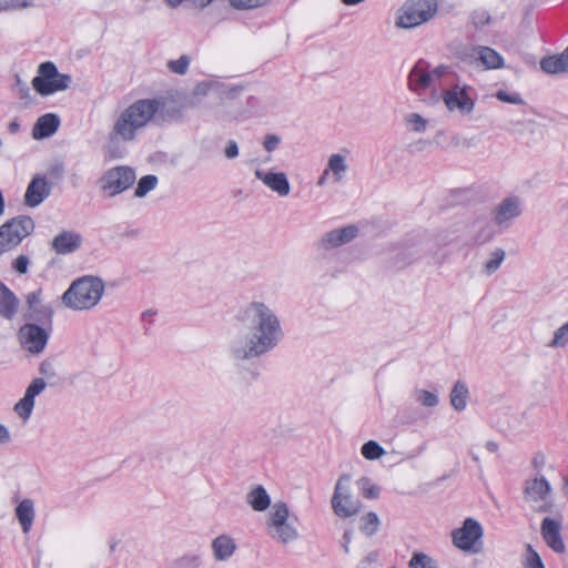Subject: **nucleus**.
Wrapping results in <instances>:
<instances>
[{"label":"nucleus","mask_w":568,"mask_h":568,"mask_svg":"<svg viewBox=\"0 0 568 568\" xmlns=\"http://www.w3.org/2000/svg\"><path fill=\"white\" fill-rule=\"evenodd\" d=\"M568 344V323L560 326L554 334V338L549 346L564 347Z\"/></svg>","instance_id":"44"},{"label":"nucleus","mask_w":568,"mask_h":568,"mask_svg":"<svg viewBox=\"0 0 568 568\" xmlns=\"http://www.w3.org/2000/svg\"><path fill=\"white\" fill-rule=\"evenodd\" d=\"M458 59L463 63L480 70H498L505 67L504 57L488 45L466 47L459 52Z\"/></svg>","instance_id":"8"},{"label":"nucleus","mask_w":568,"mask_h":568,"mask_svg":"<svg viewBox=\"0 0 568 568\" xmlns=\"http://www.w3.org/2000/svg\"><path fill=\"white\" fill-rule=\"evenodd\" d=\"M166 65L172 73L183 75L187 72L190 58L184 54L176 60H170Z\"/></svg>","instance_id":"41"},{"label":"nucleus","mask_w":568,"mask_h":568,"mask_svg":"<svg viewBox=\"0 0 568 568\" xmlns=\"http://www.w3.org/2000/svg\"><path fill=\"white\" fill-rule=\"evenodd\" d=\"M51 193V185L44 176L36 175L27 186L24 204L29 207L39 206Z\"/></svg>","instance_id":"19"},{"label":"nucleus","mask_w":568,"mask_h":568,"mask_svg":"<svg viewBox=\"0 0 568 568\" xmlns=\"http://www.w3.org/2000/svg\"><path fill=\"white\" fill-rule=\"evenodd\" d=\"M359 230L356 225H347L324 233L317 242V247L322 251H332L342 245L351 243L358 236Z\"/></svg>","instance_id":"15"},{"label":"nucleus","mask_w":568,"mask_h":568,"mask_svg":"<svg viewBox=\"0 0 568 568\" xmlns=\"http://www.w3.org/2000/svg\"><path fill=\"white\" fill-rule=\"evenodd\" d=\"M224 155L229 160H233L239 156V145L234 140H230L224 149Z\"/></svg>","instance_id":"52"},{"label":"nucleus","mask_w":568,"mask_h":568,"mask_svg":"<svg viewBox=\"0 0 568 568\" xmlns=\"http://www.w3.org/2000/svg\"><path fill=\"white\" fill-rule=\"evenodd\" d=\"M540 68L548 74L564 73L556 55H548L541 59Z\"/></svg>","instance_id":"42"},{"label":"nucleus","mask_w":568,"mask_h":568,"mask_svg":"<svg viewBox=\"0 0 568 568\" xmlns=\"http://www.w3.org/2000/svg\"><path fill=\"white\" fill-rule=\"evenodd\" d=\"M239 332L230 339L227 354L234 362L260 358L275 349L284 338L281 320L273 308L253 301L237 315Z\"/></svg>","instance_id":"1"},{"label":"nucleus","mask_w":568,"mask_h":568,"mask_svg":"<svg viewBox=\"0 0 568 568\" xmlns=\"http://www.w3.org/2000/svg\"><path fill=\"white\" fill-rule=\"evenodd\" d=\"M349 484V475L341 476L332 497V508L335 515L341 518L355 516L362 509V503L351 494Z\"/></svg>","instance_id":"11"},{"label":"nucleus","mask_w":568,"mask_h":568,"mask_svg":"<svg viewBox=\"0 0 568 568\" xmlns=\"http://www.w3.org/2000/svg\"><path fill=\"white\" fill-rule=\"evenodd\" d=\"M357 486L366 498L374 499L378 497V487L372 485L368 478L363 477L359 480H357Z\"/></svg>","instance_id":"43"},{"label":"nucleus","mask_w":568,"mask_h":568,"mask_svg":"<svg viewBox=\"0 0 568 568\" xmlns=\"http://www.w3.org/2000/svg\"><path fill=\"white\" fill-rule=\"evenodd\" d=\"M561 520L545 517L540 524V535L545 544L556 554H565L566 545L561 535Z\"/></svg>","instance_id":"16"},{"label":"nucleus","mask_w":568,"mask_h":568,"mask_svg":"<svg viewBox=\"0 0 568 568\" xmlns=\"http://www.w3.org/2000/svg\"><path fill=\"white\" fill-rule=\"evenodd\" d=\"M135 179V171L132 168L119 165L106 170L98 183L108 197H114L131 187Z\"/></svg>","instance_id":"10"},{"label":"nucleus","mask_w":568,"mask_h":568,"mask_svg":"<svg viewBox=\"0 0 568 568\" xmlns=\"http://www.w3.org/2000/svg\"><path fill=\"white\" fill-rule=\"evenodd\" d=\"M271 0H230L231 6L239 10L254 9L268 3Z\"/></svg>","instance_id":"45"},{"label":"nucleus","mask_w":568,"mask_h":568,"mask_svg":"<svg viewBox=\"0 0 568 568\" xmlns=\"http://www.w3.org/2000/svg\"><path fill=\"white\" fill-rule=\"evenodd\" d=\"M377 557H378L377 552H371V554L367 556V558H366V559H367L368 561H371V562H372V561H375V560L377 559Z\"/></svg>","instance_id":"63"},{"label":"nucleus","mask_w":568,"mask_h":568,"mask_svg":"<svg viewBox=\"0 0 568 568\" xmlns=\"http://www.w3.org/2000/svg\"><path fill=\"white\" fill-rule=\"evenodd\" d=\"M496 98L499 101H503L506 103H511V104H521L523 103V98L520 97L519 93H508L504 90L497 91Z\"/></svg>","instance_id":"46"},{"label":"nucleus","mask_w":568,"mask_h":568,"mask_svg":"<svg viewBox=\"0 0 568 568\" xmlns=\"http://www.w3.org/2000/svg\"><path fill=\"white\" fill-rule=\"evenodd\" d=\"M467 84L456 83L443 92V101L449 112L462 116L470 115L475 110V100L469 95Z\"/></svg>","instance_id":"12"},{"label":"nucleus","mask_w":568,"mask_h":568,"mask_svg":"<svg viewBox=\"0 0 568 568\" xmlns=\"http://www.w3.org/2000/svg\"><path fill=\"white\" fill-rule=\"evenodd\" d=\"M236 544L233 538L227 535H220L212 541V550L214 558L219 561L230 559L235 552Z\"/></svg>","instance_id":"27"},{"label":"nucleus","mask_w":568,"mask_h":568,"mask_svg":"<svg viewBox=\"0 0 568 568\" xmlns=\"http://www.w3.org/2000/svg\"><path fill=\"white\" fill-rule=\"evenodd\" d=\"M484 530L481 525L474 518H466L460 528L452 531L453 544L456 548L477 552L476 544L481 539Z\"/></svg>","instance_id":"14"},{"label":"nucleus","mask_w":568,"mask_h":568,"mask_svg":"<svg viewBox=\"0 0 568 568\" xmlns=\"http://www.w3.org/2000/svg\"><path fill=\"white\" fill-rule=\"evenodd\" d=\"M60 126V118L54 113L41 115L33 125L32 138L43 140L53 135Z\"/></svg>","instance_id":"24"},{"label":"nucleus","mask_w":568,"mask_h":568,"mask_svg":"<svg viewBox=\"0 0 568 568\" xmlns=\"http://www.w3.org/2000/svg\"><path fill=\"white\" fill-rule=\"evenodd\" d=\"M437 11V0H406L397 11L395 24L400 29L417 28L430 21Z\"/></svg>","instance_id":"4"},{"label":"nucleus","mask_w":568,"mask_h":568,"mask_svg":"<svg viewBox=\"0 0 568 568\" xmlns=\"http://www.w3.org/2000/svg\"><path fill=\"white\" fill-rule=\"evenodd\" d=\"M47 387L43 378H34L27 387L24 396L14 405V412L23 419L28 420L34 407V398L41 394Z\"/></svg>","instance_id":"18"},{"label":"nucleus","mask_w":568,"mask_h":568,"mask_svg":"<svg viewBox=\"0 0 568 568\" xmlns=\"http://www.w3.org/2000/svg\"><path fill=\"white\" fill-rule=\"evenodd\" d=\"M158 184V178L155 175L149 174L144 175L138 182V186L134 191V195L136 197H144L150 191H152Z\"/></svg>","instance_id":"36"},{"label":"nucleus","mask_w":568,"mask_h":568,"mask_svg":"<svg viewBox=\"0 0 568 568\" xmlns=\"http://www.w3.org/2000/svg\"><path fill=\"white\" fill-rule=\"evenodd\" d=\"M562 72H568V47L560 54H555Z\"/></svg>","instance_id":"54"},{"label":"nucleus","mask_w":568,"mask_h":568,"mask_svg":"<svg viewBox=\"0 0 568 568\" xmlns=\"http://www.w3.org/2000/svg\"><path fill=\"white\" fill-rule=\"evenodd\" d=\"M34 231V222L28 215H18L0 226V255L12 251Z\"/></svg>","instance_id":"7"},{"label":"nucleus","mask_w":568,"mask_h":568,"mask_svg":"<svg viewBox=\"0 0 568 568\" xmlns=\"http://www.w3.org/2000/svg\"><path fill=\"white\" fill-rule=\"evenodd\" d=\"M328 174H329V171H327V169H325L317 181L318 186L325 185Z\"/></svg>","instance_id":"59"},{"label":"nucleus","mask_w":568,"mask_h":568,"mask_svg":"<svg viewBox=\"0 0 568 568\" xmlns=\"http://www.w3.org/2000/svg\"><path fill=\"white\" fill-rule=\"evenodd\" d=\"M222 84L217 81H202L197 83L192 91V101L194 105L197 102V98L205 97L210 93H220Z\"/></svg>","instance_id":"32"},{"label":"nucleus","mask_w":568,"mask_h":568,"mask_svg":"<svg viewBox=\"0 0 568 568\" xmlns=\"http://www.w3.org/2000/svg\"><path fill=\"white\" fill-rule=\"evenodd\" d=\"M254 175L257 180L263 182L271 191L275 192L278 196H287L291 191L290 182L284 172H265L256 169Z\"/></svg>","instance_id":"20"},{"label":"nucleus","mask_w":568,"mask_h":568,"mask_svg":"<svg viewBox=\"0 0 568 568\" xmlns=\"http://www.w3.org/2000/svg\"><path fill=\"white\" fill-rule=\"evenodd\" d=\"M290 509L286 503L276 501L272 505L266 520V530L272 539L287 545L298 538V530L288 521Z\"/></svg>","instance_id":"5"},{"label":"nucleus","mask_w":568,"mask_h":568,"mask_svg":"<svg viewBox=\"0 0 568 568\" xmlns=\"http://www.w3.org/2000/svg\"><path fill=\"white\" fill-rule=\"evenodd\" d=\"M27 311L24 313L26 320H33L38 322H51L54 311L51 305L42 302V290L38 288L26 295Z\"/></svg>","instance_id":"17"},{"label":"nucleus","mask_w":568,"mask_h":568,"mask_svg":"<svg viewBox=\"0 0 568 568\" xmlns=\"http://www.w3.org/2000/svg\"><path fill=\"white\" fill-rule=\"evenodd\" d=\"M524 566L525 568H545L539 554L532 548L531 545H527L526 547Z\"/></svg>","instance_id":"40"},{"label":"nucleus","mask_w":568,"mask_h":568,"mask_svg":"<svg viewBox=\"0 0 568 568\" xmlns=\"http://www.w3.org/2000/svg\"><path fill=\"white\" fill-rule=\"evenodd\" d=\"M406 126L414 132H424L427 128V121L418 113L405 115Z\"/></svg>","instance_id":"38"},{"label":"nucleus","mask_w":568,"mask_h":568,"mask_svg":"<svg viewBox=\"0 0 568 568\" xmlns=\"http://www.w3.org/2000/svg\"><path fill=\"white\" fill-rule=\"evenodd\" d=\"M11 442V434L7 426L0 423V445H7Z\"/></svg>","instance_id":"55"},{"label":"nucleus","mask_w":568,"mask_h":568,"mask_svg":"<svg viewBox=\"0 0 568 568\" xmlns=\"http://www.w3.org/2000/svg\"><path fill=\"white\" fill-rule=\"evenodd\" d=\"M520 213V201L517 197H507L495 207L494 221L499 226H508Z\"/></svg>","instance_id":"21"},{"label":"nucleus","mask_w":568,"mask_h":568,"mask_svg":"<svg viewBox=\"0 0 568 568\" xmlns=\"http://www.w3.org/2000/svg\"><path fill=\"white\" fill-rule=\"evenodd\" d=\"M379 527V518L376 513L369 511L361 518V530L366 536H373L376 534Z\"/></svg>","instance_id":"35"},{"label":"nucleus","mask_w":568,"mask_h":568,"mask_svg":"<svg viewBox=\"0 0 568 568\" xmlns=\"http://www.w3.org/2000/svg\"><path fill=\"white\" fill-rule=\"evenodd\" d=\"M160 105V101L155 99H141L130 104L115 118L109 131V141L111 143L135 141L139 134L151 124Z\"/></svg>","instance_id":"2"},{"label":"nucleus","mask_w":568,"mask_h":568,"mask_svg":"<svg viewBox=\"0 0 568 568\" xmlns=\"http://www.w3.org/2000/svg\"><path fill=\"white\" fill-rule=\"evenodd\" d=\"M71 82V75L60 73L53 62L47 61L39 65L38 75L32 79L31 83L40 95L48 97L69 89Z\"/></svg>","instance_id":"6"},{"label":"nucleus","mask_w":568,"mask_h":568,"mask_svg":"<svg viewBox=\"0 0 568 568\" xmlns=\"http://www.w3.org/2000/svg\"><path fill=\"white\" fill-rule=\"evenodd\" d=\"M16 517L21 526V529L24 534H28L31 530L36 510L34 503L30 498L22 499L16 507L14 510Z\"/></svg>","instance_id":"26"},{"label":"nucleus","mask_w":568,"mask_h":568,"mask_svg":"<svg viewBox=\"0 0 568 568\" xmlns=\"http://www.w3.org/2000/svg\"><path fill=\"white\" fill-rule=\"evenodd\" d=\"M246 501L255 511H264L271 505V498L266 489L261 485L247 493Z\"/></svg>","instance_id":"29"},{"label":"nucleus","mask_w":568,"mask_h":568,"mask_svg":"<svg viewBox=\"0 0 568 568\" xmlns=\"http://www.w3.org/2000/svg\"><path fill=\"white\" fill-rule=\"evenodd\" d=\"M6 209L4 197L2 191L0 190V216L3 215Z\"/></svg>","instance_id":"62"},{"label":"nucleus","mask_w":568,"mask_h":568,"mask_svg":"<svg viewBox=\"0 0 568 568\" xmlns=\"http://www.w3.org/2000/svg\"><path fill=\"white\" fill-rule=\"evenodd\" d=\"M326 169L327 171H329V173H333L335 182H341L344 179V175L348 169L345 161V156L339 153L332 154L328 158Z\"/></svg>","instance_id":"31"},{"label":"nucleus","mask_w":568,"mask_h":568,"mask_svg":"<svg viewBox=\"0 0 568 568\" xmlns=\"http://www.w3.org/2000/svg\"><path fill=\"white\" fill-rule=\"evenodd\" d=\"M195 7L203 9L209 6L213 0H190Z\"/></svg>","instance_id":"58"},{"label":"nucleus","mask_w":568,"mask_h":568,"mask_svg":"<svg viewBox=\"0 0 568 568\" xmlns=\"http://www.w3.org/2000/svg\"><path fill=\"white\" fill-rule=\"evenodd\" d=\"M20 301L17 295L4 284L0 288V316L12 321L18 314Z\"/></svg>","instance_id":"25"},{"label":"nucleus","mask_w":568,"mask_h":568,"mask_svg":"<svg viewBox=\"0 0 568 568\" xmlns=\"http://www.w3.org/2000/svg\"><path fill=\"white\" fill-rule=\"evenodd\" d=\"M486 448L490 453H496L498 450V444L496 442L489 440L486 443Z\"/></svg>","instance_id":"60"},{"label":"nucleus","mask_w":568,"mask_h":568,"mask_svg":"<svg viewBox=\"0 0 568 568\" xmlns=\"http://www.w3.org/2000/svg\"><path fill=\"white\" fill-rule=\"evenodd\" d=\"M82 245V236L74 231H63L52 240L51 247L57 254L75 252Z\"/></svg>","instance_id":"23"},{"label":"nucleus","mask_w":568,"mask_h":568,"mask_svg":"<svg viewBox=\"0 0 568 568\" xmlns=\"http://www.w3.org/2000/svg\"><path fill=\"white\" fill-rule=\"evenodd\" d=\"M493 22V18L487 10L477 9L474 10L469 18V24L475 30H481L485 27L489 26Z\"/></svg>","instance_id":"34"},{"label":"nucleus","mask_w":568,"mask_h":568,"mask_svg":"<svg viewBox=\"0 0 568 568\" xmlns=\"http://www.w3.org/2000/svg\"><path fill=\"white\" fill-rule=\"evenodd\" d=\"M410 568H437L436 561L426 554L415 552L409 561Z\"/></svg>","instance_id":"39"},{"label":"nucleus","mask_w":568,"mask_h":568,"mask_svg":"<svg viewBox=\"0 0 568 568\" xmlns=\"http://www.w3.org/2000/svg\"><path fill=\"white\" fill-rule=\"evenodd\" d=\"M49 337V332L36 323L23 324L17 333L20 346L32 355H39L44 351Z\"/></svg>","instance_id":"13"},{"label":"nucleus","mask_w":568,"mask_h":568,"mask_svg":"<svg viewBox=\"0 0 568 568\" xmlns=\"http://www.w3.org/2000/svg\"><path fill=\"white\" fill-rule=\"evenodd\" d=\"M544 464V456H540V460H538V457L534 458V465L538 467L539 465Z\"/></svg>","instance_id":"64"},{"label":"nucleus","mask_w":568,"mask_h":568,"mask_svg":"<svg viewBox=\"0 0 568 568\" xmlns=\"http://www.w3.org/2000/svg\"><path fill=\"white\" fill-rule=\"evenodd\" d=\"M281 142V138L276 134H267L264 138L263 146L267 152L274 151Z\"/></svg>","instance_id":"50"},{"label":"nucleus","mask_w":568,"mask_h":568,"mask_svg":"<svg viewBox=\"0 0 568 568\" xmlns=\"http://www.w3.org/2000/svg\"><path fill=\"white\" fill-rule=\"evenodd\" d=\"M104 293V283L95 276H82L62 294V304L72 311H89L97 306Z\"/></svg>","instance_id":"3"},{"label":"nucleus","mask_w":568,"mask_h":568,"mask_svg":"<svg viewBox=\"0 0 568 568\" xmlns=\"http://www.w3.org/2000/svg\"><path fill=\"white\" fill-rule=\"evenodd\" d=\"M341 1L345 6H356V4L364 2L365 0H341Z\"/></svg>","instance_id":"61"},{"label":"nucleus","mask_w":568,"mask_h":568,"mask_svg":"<svg viewBox=\"0 0 568 568\" xmlns=\"http://www.w3.org/2000/svg\"><path fill=\"white\" fill-rule=\"evenodd\" d=\"M427 63L419 60L408 74V88L414 93L420 94L433 85Z\"/></svg>","instance_id":"22"},{"label":"nucleus","mask_w":568,"mask_h":568,"mask_svg":"<svg viewBox=\"0 0 568 568\" xmlns=\"http://www.w3.org/2000/svg\"><path fill=\"white\" fill-rule=\"evenodd\" d=\"M352 535L353 532L351 530H346L342 538V547L345 550V552H349V544L352 541Z\"/></svg>","instance_id":"56"},{"label":"nucleus","mask_w":568,"mask_h":568,"mask_svg":"<svg viewBox=\"0 0 568 568\" xmlns=\"http://www.w3.org/2000/svg\"><path fill=\"white\" fill-rule=\"evenodd\" d=\"M201 564L202 560L199 555H187L179 560V565L181 568H199Z\"/></svg>","instance_id":"47"},{"label":"nucleus","mask_w":568,"mask_h":568,"mask_svg":"<svg viewBox=\"0 0 568 568\" xmlns=\"http://www.w3.org/2000/svg\"><path fill=\"white\" fill-rule=\"evenodd\" d=\"M362 455L368 460H375L381 458L385 450L384 448L375 440H368L362 446Z\"/></svg>","instance_id":"37"},{"label":"nucleus","mask_w":568,"mask_h":568,"mask_svg":"<svg viewBox=\"0 0 568 568\" xmlns=\"http://www.w3.org/2000/svg\"><path fill=\"white\" fill-rule=\"evenodd\" d=\"M29 264H30V261H29V257L27 255H19L13 261V265L12 266H13V268H14V271L17 273L26 274L28 272Z\"/></svg>","instance_id":"48"},{"label":"nucleus","mask_w":568,"mask_h":568,"mask_svg":"<svg viewBox=\"0 0 568 568\" xmlns=\"http://www.w3.org/2000/svg\"><path fill=\"white\" fill-rule=\"evenodd\" d=\"M415 400L424 407L434 408L439 404L438 395L423 388H416L413 392Z\"/></svg>","instance_id":"33"},{"label":"nucleus","mask_w":568,"mask_h":568,"mask_svg":"<svg viewBox=\"0 0 568 568\" xmlns=\"http://www.w3.org/2000/svg\"><path fill=\"white\" fill-rule=\"evenodd\" d=\"M449 70V67L440 64L435 67L432 71H428L432 78L433 83H435L436 80L444 77Z\"/></svg>","instance_id":"53"},{"label":"nucleus","mask_w":568,"mask_h":568,"mask_svg":"<svg viewBox=\"0 0 568 568\" xmlns=\"http://www.w3.org/2000/svg\"><path fill=\"white\" fill-rule=\"evenodd\" d=\"M20 130V124L18 123L17 120H13L9 123L8 125V131L11 133V134H16L18 131Z\"/></svg>","instance_id":"57"},{"label":"nucleus","mask_w":568,"mask_h":568,"mask_svg":"<svg viewBox=\"0 0 568 568\" xmlns=\"http://www.w3.org/2000/svg\"><path fill=\"white\" fill-rule=\"evenodd\" d=\"M39 371L42 375L47 376V377H55L57 373H55V368H54V365L51 361L49 359H45L43 361L41 364H40V367H39Z\"/></svg>","instance_id":"51"},{"label":"nucleus","mask_w":568,"mask_h":568,"mask_svg":"<svg viewBox=\"0 0 568 568\" xmlns=\"http://www.w3.org/2000/svg\"><path fill=\"white\" fill-rule=\"evenodd\" d=\"M32 6V0H6L2 3L3 9H24Z\"/></svg>","instance_id":"49"},{"label":"nucleus","mask_w":568,"mask_h":568,"mask_svg":"<svg viewBox=\"0 0 568 568\" xmlns=\"http://www.w3.org/2000/svg\"><path fill=\"white\" fill-rule=\"evenodd\" d=\"M505 257H506L505 250L501 247H496L495 250H493L489 253L488 258L483 263L481 272L488 276L493 275L500 267Z\"/></svg>","instance_id":"30"},{"label":"nucleus","mask_w":568,"mask_h":568,"mask_svg":"<svg viewBox=\"0 0 568 568\" xmlns=\"http://www.w3.org/2000/svg\"><path fill=\"white\" fill-rule=\"evenodd\" d=\"M469 398V389L465 382L457 381L449 395L450 405L457 412H463L467 407V402Z\"/></svg>","instance_id":"28"},{"label":"nucleus","mask_w":568,"mask_h":568,"mask_svg":"<svg viewBox=\"0 0 568 568\" xmlns=\"http://www.w3.org/2000/svg\"><path fill=\"white\" fill-rule=\"evenodd\" d=\"M551 486L542 476L527 479L524 486V498L535 513H548L552 508Z\"/></svg>","instance_id":"9"}]
</instances>
